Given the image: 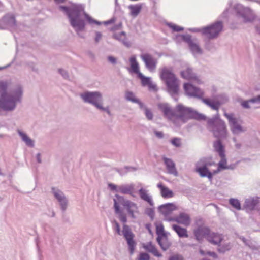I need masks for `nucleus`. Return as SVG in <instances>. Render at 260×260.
Returning a JSON list of instances; mask_svg holds the SVG:
<instances>
[{"mask_svg":"<svg viewBox=\"0 0 260 260\" xmlns=\"http://www.w3.org/2000/svg\"><path fill=\"white\" fill-rule=\"evenodd\" d=\"M160 77L165 83L168 92L172 96L177 95L179 91V80L172 70L167 67L162 68Z\"/></svg>","mask_w":260,"mask_h":260,"instance_id":"nucleus-5","label":"nucleus"},{"mask_svg":"<svg viewBox=\"0 0 260 260\" xmlns=\"http://www.w3.org/2000/svg\"><path fill=\"white\" fill-rule=\"evenodd\" d=\"M183 88L186 94L188 96L199 99H202L204 96V92L202 90L193 86L190 83H184Z\"/></svg>","mask_w":260,"mask_h":260,"instance_id":"nucleus-13","label":"nucleus"},{"mask_svg":"<svg viewBox=\"0 0 260 260\" xmlns=\"http://www.w3.org/2000/svg\"><path fill=\"white\" fill-rule=\"evenodd\" d=\"M206 239L211 244L218 246L223 240V236L218 233L210 231Z\"/></svg>","mask_w":260,"mask_h":260,"instance_id":"nucleus-19","label":"nucleus"},{"mask_svg":"<svg viewBox=\"0 0 260 260\" xmlns=\"http://www.w3.org/2000/svg\"><path fill=\"white\" fill-rule=\"evenodd\" d=\"M108 61L110 62L111 64L114 65L117 63V59L116 58L112 56H108L107 57Z\"/></svg>","mask_w":260,"mask_h":260,"instance_id":"nucleus-50","label":"nucleus"},{"mask_svg":"<svg viewBox=\"0 0 260 260\" xmlns=\"http://www.w3.org/2000/svg\"><path fill=\"white\" fill-rule=\"evenodd\" d=\"M207 128L212 132L213 136L217 139L227 138L228 130L225 123L217 116L208 120Z\"/></svg>","mask_w":260,"mask_h":260,"instance_id":"nucleus-6","label":"nucleus"},{"mask_svg":"<svg viewBox=\"0 0 260 260\" xmlns=\"http://www.w3.org/2000/svg\"><path fill=\"white\" fill-rule=\"evenodd\" d=\"M96 109L106 112L110 116L111 115V113L109 109V106H107L106 107L103 106V100L100 103V104L99 105V106L98 107V108Z\"/></svg>","mask_w":260,"mask_h":260,"instance_id":"nucleus-42","label":"nucleus"},{"mask_svg":"<svg viewBox=\"0 0 260 260\" xmlns=\"http://www.w3.org/2000/svg\"><path fill=\"white\" fill-rule=\"evenodd\" d=\"M109 186L111 188V190H115L116 191V190L117 189V187H118V186H116L112 183L109 184Z\"/></svg>","mask_w":260,"mask_h":260,"instance_id":"nucleus-64","label":"nucleus"},{"mask_svg":"<svg viewBox=\"0 0 260 260\" xmlns=\"http://www.w3.org/2000/svg\"><path fill=\"white\" fill-rule=\"evenodd\" d=\"M135 185L134 184H125L119 185L117 187L116 192L122 194H129L131 196L135 197L134 192Z\"/></svg>","mask_w":260,"mask_h":260,"instance_id":"nucleus-23","label":"nucleus"},{"mask_svg":"<svg viewBox=\"0 0 260 260\" xmlns=\"http://www.w3.org/2000/svg\"><path fill=\"white\" fill-rule=\"evenodd\" d=\"M114 207L115 211V213L117 214L120 213V210L119 205H118L116 200L115 199H114Z\"/></svg>","mask_w":260,"mask_h":260,"instance_id":"nucleus-52","label":"nucleus"},{"mask_svg":"<svg viewBox=\"0 0 260 260\" xmlns=\"http://www.w3.org/2000/svg\"><path fill=\"white\" fill-rule=\"evenodd\" d=\"M52 193L58 202L61 210L65 211L68 207V200L63 192L57 188L53 187L52 188Z\"/></svg>","mask_w":260,"mask_h":260,"instance_id":"nucleus-14","label":"nucleus"},{"mask_svg":"<svg viewBox=\"0 0 260 260\" xmlns=\"http://www.w3.org/2000/svg\"><path fill=\"white\" fill-rule=\"evenodd\" d=\"M122 235L127 242L128 250L131 255L134 253L136 246V242L134 240L135 235L127 225L124 224L122 231Z\"/></svg>","mask_w":260,"mask_h":260,"instance_id":"nucleus-11","label":"nucleus"},{"mask_svg":"<svg viewBox=\"0 0 260 260\" xmlns=\"http://www.w3.org/2000/svg\"><path fill=\"white\" fill-rule=\"evenodd\" d=\"M138 193L141 199L146 202L150 206H154V203L152 197L149 193L148 190L141 188L138 191Z\"/></svg>","mask_w":260,"mask_h":260,"instance_id":"nucleus-22","label":"nucleus"},{"mask_svg":"<svg viewBox=\"0 0 260 260\" xmlns=\"http://www.w3.org/2000/svg\"><path fill=\"white\" fill-rule=\"evenodd\" d=\"M158 107L165 117L175 123L176 120H179L182 123H185L191 119L198 120L205 119L203 115L198 113L192 108L186 107L182 104H177L173 109L167 103H159L158 104Z\"/></svg>","mask_w":260,"mask_h":260,"instance_id":"nucleus-1","label":"nucleus"},{"mask_svg":"<svg viewBox=\"0 0 260 260\" xmlns=\"http://www.w3.org/2000/svg\"><path fill=\"white\" fill-rule=\"evenodd\" d=\"M234 9L239 16L243 19L244 22H251L254 19L252 11L249 8L245 7L240 4H236Z\"/></svg>","mask_w":260,"mask_h":260,"instance_id":"nucleus-12","label":"nucleus"},{"mask_svg":"<svg viewBox=\"0 0 260 260\" xmlns=\"http://www.w3.org/2000/svg\"><path fill=\"white\" fill-rule=\"evenodd\" d=\"M181 75L182 78L192 80L194 83L201 84L202 83L199 77L197 76L196 74L193 72L192 69L190 67L187 66L185 70L181 71Z\"/></svg>","mask_w":260,"mask_h":260,"instance_id":"nucleus-17","label":"nucleus"},{"mask_svg":"<svg viewBox=\"0 0 260 260\" xmlns=\"http://www.w3.org/2000/svg\"><path fill=\"white\" fill-rule=\"evenodd\" d=\"M258 203V197H251L245 200L244 207L247 211H252L255 209L256 206Z\"/></svg>","mask_w":260,"mask_h":260,"instance_id":"nucleus-24","label":"nucleus"},{"mask_svg":"<svg viewBox=\"0 0 260 260\" xmlns=\"http://www.w3.org/2000/svg\"><path fill=\"white\" fill-rule=\"evenodd\" d=\"M2 22L8 27H15L16 26V21L13 14H7L2 18Z\"/></svg>","mask_w":260,"mask_h":260,"instance_id":"nucleus-26","label":"nucleus"},{"mask_svg":"<svg viewBox=\"0 0 260 260\" xmlns=\"http://www.w3.org/2000/svg\"><path fill=\"white\" fill-rule=\"evenodd\" d=\"M154 133L155 136L158 138H162L164 136V133L161 131H157L155 130Z\"/></svg>","mask_w":260,"mask_h":260,"instance_id":"nucleus-53","label":"nucleus"},{"mask_svg":"<svg viewBox=\"0 0 260 260\" xmlns=\"http://www.w3.org/2000/svg\"><path fill=\"white\" fill-rule=\"evenodd\" d=\"M170 143L176 147H180L182 145L181 139L175 137L170 140Z\"/></svg>","mask_w":260,"mask_h":260,"instance_id":"nucleus-41","label":"nucleus"},{"mask_svg":"<svg viewBox=\"0 0 260 260\" xmlns=\"http://www.w3.org/2000/svg\"><path fill=\"white\" fill-rule=\"evenodd\" d=\"M218 246V250L221 253H224L226 251L230 250L232 248V245L230 242L224 243L222 245L219 244Z\"/></svg>","mask_w":260,"mask_h":260,"instance_id":"nucleus-37","label":"nucleus"},{"mask_svg":"<svg viewBox=\"0 0 260 260\" xmlns=\"http://www.w3.org/2000/svg\"><path fill=\"white\" fill-rule=\"evenodd\" d=\"M229 203L234 208L237 210L241 209V204L239 200L235 199H230Z\"/></svg>","mask_w":260,"mask_h":260,"instance_id":"nucleus-40","label":"nucleus"},{"mask_svg":"<svg viewBox=\"0 0 260 260\" xmlns=\"http://www.w3.org/2000/svg\"><path fill=\"white\" fill-rule=\"evenodd\" d=\"M59 9L68 15L71 25L80 37H83L80 35V32L83 31L85 27V22L82 18L83 15L90 24L94 23L98 25L101 24V22L93 19L85 12L84 7L81 4H75L70 8L60 6Z\"/></svg>","mask_w":260,"mask_h":260,"instance_id":"nucleus-2","label":"nucleus"},{"mask_svg":"<svg viewBox=\"0 0 260 260\" xmlns=\"http://www.w3.org/2000/svg\"><path fill=\"white\" fill-rule=\"evenodd\" d=\"M23 93L22 87L19 85L9 92H3L0 97V109L6 112L15 110L17 104L21 102Z\"/></svg>","mask_w":260,"mask_h":260,"instance_id":"nucleus-4","label":"nucleus"},{"mask_svg":"<svg viewBox=\"0 0 260 260\" xmlns=\"http://www.w3.org/2000/svg\"><path fill=\"white\" fill-rule=\"evenodd\" d=\"M156 240L164 251L167 250L170 246V243L169 242L166 235L157 237Z\"/></svg>","mask_w":260,"mask_h":260,"instance_id":"nucleus-31","label":"nucleus"},{"mask_svg":"<svg viewBox=\"0 0 260 260\" xmlns=\"http://www.w3.org/2000/svg\"><path fill=\"white\" fill-rule=\"evenodd\" d=\"M95 36L94 38V40L96 43H98L102 39V34L101 32L99 31L95 32Z\"/></svg>","mask_w":260,"mask_h":260,"instance_id":"nucleus-49","label":"nucleus"},{"mask_svg":"<svg viewBox=\"0 0 260 260\" xmlns=\"http://www.w3.org/2000/svg\"><path fill=\"white\" fill-rule=\"evenodd\" d=\"M122 27V23L120 22L119 24L114 25L112 28L111 30L115 31L121 29Z\"/></svg>","mask_w":260,"mask_h":260,"instance_id":"nucleus-56","label":"nucleus"},{"mask_svg":"<svg viewBox=\"0 0 260 260\" xmlns=\"http://www.w3.org/2000/svg\"><path fill=\"white\" fill-rule=\"evenodd\" d=\"M169 260H183L182 257L179 255H173L169 258Z\"/></svg>","mask_w":260,"mask_h":260,"instance_id":"nucleus-59","label":"nucleus"},{"mask_svg":"<svg viewBox=\"0 0 260 260\" xmlns=\"http://www.w3.org/2000/svg\"><path fill=\"white\" fill-rule=\"evenodd\" d=\"M224 115L228 120L231 131L234 135H238L246 131V128L241 125L240 120L234 117V114L224 112Z\"/></svg>","mask_w":260,"mask_h":260,"instance_id":"nucleus-9","label":"nucleus"},{"mask_svg":"<svg viewBox=\"0 0 260 260\" xmlns=\"http://www.w3.org/2000/svg\"><path fill=\"white\" fill-rule=\"evenodd\" d=\"M113 38L121 41L125 46L130 47L131 43L127 41L126 34L124 31H122L120 33H115L113 35Z\"/></svg>","mask_w":260,"mask_h":260,"instance_id":"nucleus-32","label":"nucleus"},{"mask_svg":"<svg viewBox=\"0 0 260 260\" xmlns=\"http://www.w3.org/2000/svg\"><path fill=\"white\" fill-rule=\"evenodd\" d=\"M162 159L166 165L168 173L173 175L174 176H177L178 173L176 168L175 162L171 159L166 157H164Z\"/></svg>","mask_w":260,"mask_h":260,"instance_id":"nucleus-21","label":"nucleus"},{"mask_svg":"<svg viewBox=\"0 0 260 260\" xmlns=\"http://www.w3.org/2000/svg\"><path fill=\"white\" fill-rule=\"evenodd\" d=\"M176 209V207L173 203H167L160 205L158 210L161 214L167 216Z\"/></svg>","mask_w":260,"mask_h":260,"instance_id":"nucleus-25","label":"nucleus"},{"mask_svg":"<svg viewBox=\"0 0 260 260\" xmlns=\"http://www.w3.org/2000/svg\"><path fill=\"white\" fill-rule=\"evenodd\" d=\"M141 58L145 63L146 68L150 72L155 71L157 63V60L155 58L148 53L142 54Z\"/></svg>","mask_w":260,"mask_h":260,"instance_id":"nucleus-16","label":"nucleus"},{"mask_svg":"<svg viewBox=\"0 0 260 260\" xmlns=\"http://www.w3.org/2000/svg\"><path fill=\"white\" fill-rule=\"evenodd\" d=\"M137 260H150V256L146 253L141 252L140 253L139 257H137Z\"/></svg>","mask_w":260,"mask_h":260,"instance_id":"nucleus-47","label":"nucleus"},{"mask_svg":"<svg viewBox=\"0 0 260 260\" xmlns=\"http://www.w3.org/2000/svg\"><path fill=\"white\" fill-rule=\"evenodd\" d=\"M157 186L160 189L161 195L164 198H170L174 196L173 191L164 186L161 183H158Z\"/></svg>","mask_w":260,"mask_h":260,"instance_id":"nucleus-29","label":"nucleus"},{"mask_svg":"<svg viewBox=\"0 0 260 260\" xmlns=\"http://www.w3.org/2000/svg\"><path fill=\"white\" fill-rule=\"evenodd\" d=\"M17 132L22 141L25 143L26 146L31 148L35 146V141L29 138L25 132L20 129H18Z\"/></svg>","mask_w":260,"mask_h":260,"instance_id":"nucleus-28","label":"nucleus"},{"mask_svg":"<svg viewBox=\"0 0 260 260\" xmlns=\"http://www.w3.org/2000/svg\"><path fill=\"white\" fill-rule=\"evenodd\" d=\"M210 230L206 226H199L198 228L194 231V234L196 239L200 241L203 237L207 238Z\"/></svg>","mask_w":260,"mask_h":260,"instance_id":"nucleus-20","label":"nucleus"},{"mask_svg":"<svg viewBox=\"0 0 260 260\" xmlns=\"http://www.w3.org/2000/svg\"><path fill=\"white\" fill-rule=\"evenodd\" d=\"M58 72L64 79H68L69 78V73L65 70L62 69H58Z\"/></svg>","mask_w":260,"mask_h":260,"instance_id":"nucleus-48","label":"nucleus"},{"mask_svg":"<svg viewBox=\"0 0 260 260\" xmlns=\"http://www.w3.org/2000/svg\"><path fill=\"white\" fill-rule=\"evenodd\" d=\"M241 106L244 109H250L251 108L250 104L254 103H260V95H258L255 97H254L248 100H243L240 99L239 100Z\"/></svg>","mask_w":260,"mask_h":260,"instance_id":"nucleus-27","label":"nucleus"},{"mask_svg":"<svg viewBox=\"0 0 260 260\" xmlns=\"http://www.w3.org/2000/svg\"><path fill=\"white\" fill-rule=\"evenodd\" d=\"M222 139H217L213 143V147L215 151L218 154L219 156H223L225 154V149L224 145L221 143Z\"/></svg>","mask_w":260,"mask_h":260,"instance_id":"nucleus-30","label":"nucleus"},{"mask_svg":"<svg viewBox=\"0 0 260 260\" xmlns=\"http://www.w3.org/2000/svg\"><path fill=\"white\" fill-rule=\"evenodd\" d=\"M135 103L138 104L139 105L140 108L141 109L144 110V111L145 110V109H147V107L145 105H144L143 103L140 102L139 100H138V102H135Z\"/></svg>","mask_w":260,"mask_h":260,"instance_id":"nucleus-57","label":"nucleus"},{"mask_svg":"<svg viewBox=\"0 0 260 260\" xmlns=\"http://www.w3.org/2000/svg\"><path fill=\"white\" fill-rule=\"evenodd\" d=\"M144 114L148 120H151L153 118V114L150 109L147 108L145 109Z\"/></svg>","mask_w":260,"mask_h":260,"instance_id":"nucleus-45","label":"nucleus"},{"mask_svg":"<svg viewBox=\"0 0 260 260\" xmlns=\"http://www.w3.org/2000/svg\"><path fill=\"white\" fill-rule=\"evenodd\" d=\"M156 234L157 235V237H161L162 236H165L166 234L164 233V226L160 224L159 225H157L156 226Z\"/></svg>","mask_w":260,"mask_h":260,"instance_id":"nucleus-44","label":"nucleus"},{"mask_svg":"<svg viewBox=\"0 0 260 260\" xmlns=\"http://www.w3.org/2000/svg\"><path fill=\"white\" fill-rule=\"evenodd\" d=\"M80 96L84 103L90 104L96 108L103 100L102 94L99 91H86L80 93Z\"/></svg>","mask_w":260,"mask_h":260,"instance_id":"nucleus-7","label":"nucleus"},{"mask_svg":"<svg viewBox=\"0 0 260 260\" xmlns=\"http://www.w3.org/2000/svg\"><path fill=\"white\" fill-rule=\"evenodd\" d=\"M255 29L259 35H260V19H258L255 24Z\"/></svg>","mask_w":260,"mask_h":260,"instance_id":"nucleus-54","label":"nucleus"},{"mask_svg":"<svg viewBox=\"0 0 260 260\" xmlns=\"http://www.w3.org/2000/svg\"><path fill=\"white\" fill-rule=\"evenodd\" d=\"M150 89H152L153 90H156L157 87L155 84H153L151 82L148 85Z\"/></svg>","mask_w":260,"mask_h":260,"instance_id":"nucleus-60","label":"nucleus"},{"mask_svg":"<svg viewBox=\"0 0 260 260\" xmlns=\"http://www.w3.org/2000/svg\"><path fill=\"white\" fill-rule=\"evenodd\" d=\"M202 101L205 104H206L207 105H208V106L210 107V105H211V104L213 103V102H211L210 101L209 99H203V97L202 98V99H201Z\"/></svg>","mask_w":260,"mask_h":260,"instance_id":"nucleus-58","label":"nucleus"},{"mask_svg":"<svg viewBox=\"0 0 260 260\" xmlns=\"http://www.w3.org/2000/svg\"><path fill=\"white\" fill-rule=\"evenodd\" d=\"M115 21V18H112L108 21H104V23L105 25H108V24H112V23H114Z\"/></svg>","mask_w":260,"mask_h":260,"instance_id":"nucleus-61","label":"nucleus"},{"mask_svg":"<svg viewBox=\"0 0 260 260\" xmlns=\"http://www.w3.org/2000/svg\"><path fill=\"white\" fill-rule=\"evenodd\" d=\"M129 62L131 64V71L135 74H137L138 75L141 72L139 70V64L136 60V56H131L129 58Z\"/></svg>","mask_w":260,"mask_h":260,"instance_id":"nucleus-34","label":"nucleus"},{"mask_svg":"<svg viewBox=\"0 0 260 260\" xmlns=\"http://www.w3.org/2000/svg\"><path fill=\"white\" fill-rule=\"evenodd\" d=\"M119 219L120 220V221L123 223H125L126 221H127V219H126V217L125 215H124L123 214L121 213L120 212V213H119Z\"/></svg>","mask_w":260,"mask_h":260,"instance_id":"nucleus-55","label":"nucleus"},{"mask_svg":"<svg viewBox=\"0 0 260 260\" xmlns=\"http://www.w3.org/2000/svg\"><path fill=\"white\" fill-rule=\"evenodd\" d=\"M239 238L243 241V242L246 245H249V241L246 239L244 237L240 236Z\"/></svg>","mask_w":260,"mask_h":260,"instance_id":"nucleus-63","label":"nucleus"},{"mask_svg":"<svg viewBox=\"0 0 260 260\" xmlns=\"http://www.w3.org/2000/svg\"><path fill=\"white\" fill-rule=\"evenodd\" d=\"M145 213L153 220L154 217V211L153 208H147L145 210Z\"/></svg>","mask_w":260,"mask_h":260,"instance_id":"nucleus-46","label":"nucleus"},{"mask_svg":"<svg viewBox=\"0 0 260 260\" xmlns=\"http://www.w3.org/2000/svg\"><path fill=\"white\" fill-rule=\"evenodd\" d=\"M167 25H168V26L170 28L172 29V30L174 31H175V32H178V31H182L184 29L183 27H180L179 26H178V25H176L175 24H172L171 23H168Z\"/></svg>","mask_w":260,"mask_h":260,"instance_id":"nucleus-43","label":"nucleus"},{"mask_svg":"<svg viewBox=\"0 0 260 260\" xmlns=\"http://www.w3.org/2000/svg\"><path fill=\"white\" fill-rule=\"evenodd\" d=\"M116 197L119 200V201H120L121 200H123V202L122 203V204L123 205V206L125 207L130 216L133 218H135L136 217L134 214L135 213L138 212V208L137 205L136 203L131 202L129 200H124L123 199V197H120L118 195H116Z\"/></svg>","mask_w":260,"mask_h":260,"instance_id":"nucleus-15","label":"nucleus"},{"mask_svg":"<svg viewBox=\"0 0 260 260\" xmlns=\"http://www.w3.org/2000/svg\"><path fill=\"white\" fill-rule=\"evenodd\" d=\"M223 27L221 21H217L214 24L202 28L201 29L193 28L192 31L193 32L202 31L203 34L206 36L209 39H213L216 37L219 32L221 31Z\"/></svg>","mask_w":260,"mask_h":260,"instance_id":"nucleus-8","label":"nucleus"},{"mask_svg":"<svg viewBox=\"0 0 260 260\" xmlns=\"http://www.w3.org/2000/svg\"><path fill=\"white\" fill-rule=\"evenodd\" d=\"M221 159L218 164V168L212 171L209 170V167L215 166V162L209 158H202L196 164V171L202 177H207L209 181H211L213 176L218 173L221 170H225L226 166L227 160L225 155L219 156Z\"/></svg>","mask_w":260,"mask_h":260,"instance_id":"nucleus-3","label":"nucleus"},{"mask_svg":"<svg viewBox=\"0 0 260 260\" xmlns=\"http://www.w3.org/2000/svg\"><path fill=\"white\" fill-rule=\"evenodd\" d=\"M168 220L175 221L186 226L189 225L191 222L190 216L184 212L180 213L178 216L171 218Z\"/></svg>","mask_w":260,"mask_h":260,"instance_id":"nucleus-18","label":"nucleus"},{"mask_svg":"<svg viewBox=\"0 0 260 260\" xmlns=\"http://www.w3.org/2000/svg\"><path fill=\"white\" fill-rule=\"evenodd\" d=\"M125 99L126 100L133 103L138 102V99L136 98L135 94L132 92L129 91L125 92Z\"/></svg>","mask_w":260,"mask_h":260,"instance_id":"nucleus-38","label":"nucleus"},{"mask_svg":"<svg viewBox=\"0 0 260 260\" xmlns=\"http://www.w3.org/2000/svg\"><path fill=\"white\" fill-rule=\"evenodd\" d=\"M128 9L130 10L129 14L134 18L136 17L140 13L142 9V4L130 5L128 6Z\"/></svg>","mask_w":260,"mask_h":260,"instance_id":"nucleus-33","label":"nucleus"},{"mask_svg":"<svg viewBox=\"0 0 260 260\" xmlns=\"http://www.w3.org/2000/svg\"><path fill=\"white\" fill-rule=\"evenodd\" d=\"M220 107V104L219 102H213L211 105H210V107L212 109L218 111L219 108Z\"/></svg>","mask_w":260,"mask_h":260,"instance_id":"nucleus-51","label":"nucleus"},{"mask_svg":"<svg viewBox=\"0 0 260 260\" xmlns=\"http://www.w3.org/2000/svg\"><path fill=\"white\" fill-rule=\"evenodd\" d=\"M173 229L177 233L178 236L181 238L188 237L187 230L178 225L174 224L172 226Z\"/></svg>","mask_w":260,"mask_h":260,"instance_id":"nucleus-36","label":"nucleus"},{"mask_svg":"<svg viewBox=\"0 0 260 260\" xmlns=\"http://www.w3.org/2000/svg\"><path fill=\"white\" fill-rule=\"evenodd\" d=\"M181 39L188 45L190 51L193 55L202 54V49L200 47L199 41L196 38H192L189 35L179 36Z\"/></svg>","mask_w":260,"mask_h":260,"instance_id":"nucleus-10","label":"nucleus"},{"mask_svg":"<svg viewBox=\"0 0 260 260\" xmlns=\"http://www.w3.org/2000/svg\"><path fill=\"white\" fill-rule=\"evenodd\" d=\"M143 248L148 252L152 253L155 256L159 257L162 256L151 242H149L146 244L144 245Z\"/></svg>","mask_w":260,"mask_h":260,"instance_id":"nucleus-35","label":"nucleus"},{"mask_svg":"<svg viewBox=\"0 0 260 260\" xmlns=\"http://www.w3.org/2000/svg\"><path fill=\"white\" fill-rule=\"evenodd\" d=\"M137 76L138 77L141 79L142 84L143 86L148 85L151 82L150 78L145 77L141 73H139Z\"/></svg>","mask_w":260,"mask_h":260,"instance_id":"nucleus-39","label":"nucleus"},{"mask_svg":"<svg viewBox=\"0 0 260 260\" xmlns=\"http://www.w3.org/2000/svg\"><path fill=\"white\" fill-rule=\"evenodd\" d=\"M115 226H116V231L117 234L118 235H120L121 232H120V226H119V224L116 221H115Z\"/></svg>","mask_w":260,"mask_h":260,"instance_id":"nucleus-62","label":"nucleus"}]
</instances>
